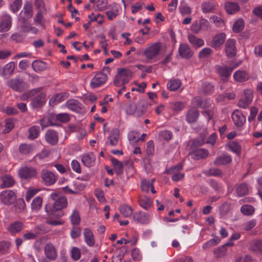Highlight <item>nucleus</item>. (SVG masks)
<instances>
[{
    "instance_id": "1",
    "label": "nucleus",
    "mask_w": 262,
    "mask_h": 262,
    "mask_svg": "<svg viewBox=\"0 0 262 262\" xmlns=\"http://www.w3.org/2000/svg\"><path fill=\"white\" fill-rule=\"evenodd\" d=\"M59 199L54 203L53 205L48 203L45 206V210L49 215H54L60 217L64 215L62 209L66 207V198L64 196H60L59 192L53 193L51 198L53 200Z\"/></svg>"
},
{
    "instance_id": "2",
    "label": "nucleus",
    "mask_w": 262,
    "mask_h": 262,
    "mask_svg": "<svg viewBox=\"0 0 262 262\" xmlns=\"http://www.w3.org/2000/svg\"><path fill=\"white\" fill-rule=\"evenodd\" d=\"M147 105L143 99H139L137 102L129 101L126 105L125 111L129 115L136 113L137 117L142 116L147 111Z\"/></svg>"
},
{
    "instance_id": "3",
    "label": "nucleus",
    "mask_w": 262,
    "mask_h": 262,
    "mask_svg": "<svg viewBox=\"0 0 262 262\" xmlns=\"http://www.w3.org/2000/svg\"><path fill=\"white\" fill-rule=\"evenodd\" d=\"M133 76V72L127 68H119L117 69V73L116 75L114 83L116 86H120V82H122L121 85H124L131 79Z\"/></svg>"
},
{
    "instance_id": "4",
    "label": "nucleus",
    "mask_w": 262,
    "mask_h": 262,
    "mask_svg": "<svg viewBox=\"0 0 262 262\" xmlns=\"http://www.w3.org/2000/svg\"><path fill=\"white\" fill-rule=\"evenodd\" d=\"M161 49L160 42H155L148 46L145 50L144 55L148 60L156 61Z\"/></svg>"
},
{
    "instance_id": "5",
    "label": "nucleus",
    "mask_w": 262,
    "mask_h": 262,
    "mask_svg": "<svg viewBox=\"0 0 262 262\" xmlns=\"http://www.w3.org/2000/svg\"><path fill=\"white\" fill-rule=\"evenodd\" d=\"M110 68L109 67H105L103 69L102 72H99L97 73L95 77L92 79L91 81V85L93 88L98 87L105 82L107 79V76L106 73L104 72L110 73Z\"/></svg>"
},
{
    "instance_id": "6",
    "label": "nucleus",
    "mask_w": 262,
    "mask_h": 262,
    "mask_svg": "<svg viewBox=\"0 0 262 262\" xmlns=\"http://www.w3.org/2000/svg\"><path fill=\"white\" fill-rule=\"evenodd\" d=\"M210 28L209 22L205 18L194 22L191 25V30L195 33H198L201 30L207 31Z\"/></svg>"
},
{
    "instance_id": "7",
    "label": "nucleus",
    "mask_w": 262,
    "mask_h": 262,
    "mask_svg": "<svg viewBox=\"0 0 262 262\" xmlns=\"http://www.w3.org/2000/svg\"><path fill=\"white\" fill-rule=\"evenodd\" d=\"M16 196L15 193L10 190L2 191L0 193V199L2 202L5 205H10L16 200Z\"/></svg>"
},
{
    "instance_id": "8",
    "label": "nucleus",
    "mask_w": 262,
    "mask_h": 262,
    "mask_svg": "<svg viewBox=\"0 0 262 262\" xmlns=\"http://www.w3.org/2000/svg\"><path fill=\"white\" fill-rule=\"evenodd\" d=\"M7 84L10 88L18 92H22L28 88V85L20 79L10 80Z\"/></svg>"
},
{
    "instance_id": "9",
    "label": "nucleus",
    "mask_w": 262,
    "mask_h": 262,
    "mask_svg": "<svg viewBox=\"0 0 262 262\" xmlns=\"http://www.w3.org/2000/svg\"><path fill=\"white\" fill-rule=\"evenodd\" d=\"M36 170L30 167H25L19 170V176L20 178L25 179H31L36 175Z\"/></svg>"
},
{
    "instance_id": "10",
    "label": "nucleus",
    "mask_w": 262,
    "mask_h": 262,
    "mask_svg": "<svg viewBox=\"0 0 262 262\" xmlns=\"http://www.w3.org/2000/svg\"><path fill=\"white\" fill-rule=\"evenodd\" d=\"M12 19L9 15H3L0 19V32H7L11 27Z\"/></svg>"
},
{
    "instance_id": "11",
    "label": "nucleus",
    "mask_w": 262,
    "mask_h": 262,
    "mask_svg": "<svg viewBox=\"0 0 262 262\" xmlns=\"http://www.w3.org/2000/svg\"><path fill=\"white\" fill-rule=\"evenodd\" d=\"M41 178L47 186H50L56 181L57 178L51 171L48 170H44L41 173Z\"/></svg>"
},
{
    "instance_id": "12",
    "label": "nucleus",
    "mask_w": 262,
    "mask_h": 262,
    "mask_svg": "<svg viewBox=\"0 0 262 262\" xmlns=\"http://www.w3.org/2000/svg\"><path fill=\"white\" fill-rule=\"evenodd\" d=\"M44 252L47 258L49 260H55L57 257L56 250L51 243H48L45 246Z\"/></svg>"
},
{
    "instance_id": "13",
    "label": "nucleus",
    "mask_w": 262,
    "mask_h": 262,
    "mask_svg": "<svg viewBox=\"0 0 262 262\" xmlns=\"http://www.w3.org/2000/svg\"><path fill=\"white\" fill-rule=\"evenodd\" d=\"M226 38V35L224 32L215 34L212 38L211 46L215 48H220L224 43Z\"/></svg>"
},
{
    "instance_id": "14",
    "label": "nucleus",
    "mask_w": 262,
    "mask_h": 262,
    "mask_svg": "<svg viewBox=\"0 0 262 262\" xmlns=\"http://www.w3.org/2000/svg\"><path fill=\"white\" fill-rule=\"evenodd\" d=\"M46 101V93L41 92L39 95L33 98L32 105L34 108H39L43 105Z\"/></svg>"
},
{
    "instance_id": "15",
    "label": "nucleus",
    "mask_w": 262,
    "mask_h": 262,
    "mask_svg": "<svg viewBox=\"0 0 262 262\" xmlns=\"http://www.w3.org/2000/svg\"><path fill=\"white\" fill-rule=\"evenodd\" d=\"M85 185L82 184H79L77 181H71L70 182L69 186H67V191L72 194L79 193V191L82 190Z\"/></svg>"
},
{
    "instance_id": "16",
    "label": "nucleus",
    "mask_w": 262,
    "mask_h": 262,
    "mask_svg": "<svg viewBox=\"0 0 262 262\" xmlns=\"http://www.w3.org/2000/svg\"><path fill=\"white\" fill-rule=\"evenodd\" d=\"M225 51L228 57H233L234 56L236 52L235 40L232 39L227 40L225 46Z\"/></svg>"
},
{
    "instance_id": "17",
    "label": "nucleus",
    "mask_w": 262,
    "mask_h": 262,
    "mask_svg": "<svg viewBox=\"0 0 262 262\" xmlns=\"http://www.w3.org/2000/svg\"><path fill=\"white\" fill-rule=\"evenodd\" d=\"M232 119L237 126H242L246 121V117L240 111L235 110L232 115Z\"/></svg>"
},
{
    "instance_id": "18",
    "label": "nucleus",
    "mask_w": 262,
    "mask_h": 262,
    "mask_svg": "<svg viewBox=\"0 0 262 262\" xmlns=\"http://www.w3.org/2000/svg\"><path fill=\"white\" fill-rule=\"evenodd\" d=\"M233 69L232 68L230 67H219L217 71L221 77L222 80L224 82H226L228 80V78L230 76Z\"/></svg>"
},
{
    "instance_id": "19",
    "label": "nucleus",
    "mask_w": 262,
    "mask_h": 262,
    "mask_svg": "<svg viewBox=\"0 0 262 262\" xmlns=\"http://www.w3.org/2000/svg\"><path fill=\"white\" fill-rule=\"evenodd\" d=\"M67 107L72 111L81 113L83 108L81 104L76 100L71 99L67 101Z\"/></svg>"
},
{
    "instance_id": "20",
    "label": "nucleus",
    "mask_w": 262,
    "mask_h": 262,
    "mask_svg": "<svg viewBox=\"0 0 262 262\" xmlns=\"http://www.w3.org/2000/svg\"><path fill=\"white\" fill-rule=\"evenodd\" d=\"M133 219L139 223L146 224L149 222V215L145 212L139 211L134 214Z\"/></svg>"
},
{
    "instance_id": "21",
    "label": "nucleus",
    "mask_w": 262,
    "mask_h": 262,
    "mask_svg": "<svg viewBox=\"0 0 262 262\" xmlns=\"http://www.w3.org/2000/svg\"><path fill=\"white\" fill-rule=\"evenodd\" d=\"M46 140L51 145H55L58 140L57 133L56 131L52 129L48 130L45 134Z\"/></svg>"
},
{
    "instance_id": "22",
    "label": "nucleus",
    "mask_w": 262,
    "mask_h": 262,
    "mask_svg": "<svg viewBox=\"0 0 262 262\" xmlns=\"http://www.w3.org/2000/svg\"><path fill=\"white\" fill-rule=\"evenodd\" d=\"M33 10L31 2H26L24 6L23 10L20 12V15L24 19H28L32 16Z\"/></svg>"
},
{
    "instance_id": "23",
    "label": "nucleus",
    "mask_w": 262,
    "mask_h": 262,
    "mask_svg": "<svg viewBox=\"0 0 262 262\" xmlns=\"http://www.w3.org/2000/svg\"><path fill=\"white\" fill-rule=\"evenodd\" d=\"M110 8L111 9L106 12V15L109 20H112L118 15L120 7L116 4H114L110 6Z\"/></svg>"
},
{
    "instance_id": "24",
    "label": "nucleus",
    "mask_w": 262,
    "mask_h": 262,
    "mask_svg": "<svg viewBox=\"0 0 262 262\" xmlns=\"http://www.w3.org/2000/svg\"><path fill=\"white\" fill-rule=\"evenodd\" d=\"M179 52L181 56L185 58H190L193 54L190 47L186 44H181L180 45Z\"/></svg>"
},
{
    "instance_id": "25",
    "label": "nucleus",
    "mask_w": 262,
    "mask_h": 262,
    "mask_svg": "<svg viewBox=\"0 0 262 262\" xmlns=\"http://www.w3.org/2000/svg\"><path fill=\"white\" fill-rule=\"evenodd\" d=\"M1 179L2 183L1 185L2 188L12 187L15 184V180L9 174H5L1 177Z\"/></svg>"
},
{
    "instance_id": "26",
    "label": "nucleus",
    "mask_w": 262,
    "mask_h": 262,
    "mask_svg": "<svg viewBox=\"0 0 262 262\" xmlns=\"http://www.w3.org/2000/svg\"><path fill=\"white\" fill-rule=\"evenodd\" d=\"M188 39L190 44L195 48H200L204 45V41L202 39L198 38L192 34L188 35Z\"/></svg>"
},
{
    "instance_id": "27",
    "label": "nucleus",
    "mask_w": 262,
    "mask_h": 262,
    "mask_svg": "<svg viewBox=\"0 0 262 262\" xmlns=\"http://www.w3.org/2000/svg\"><path fill=\"white\" fill-rule=\"evenodd\" d=\"M95 156L92 153H88L84 155L82 157L83 164L87 167H91L94 165Z\"/></svg>"
},
{
    "instance_id": "28",
    "label": "nucleus",
    "mask_w": 262,
    "mask_h": 262,
    "mask_svg": "<svg viewBox=\"0 0 262 262\" xmlns=\"http://www.w3.org/2000/svg\"><path fill=\"white\" fill-rule=\"evenodd\" d=\"M225 7L226 12L230 14H235L239 10V6L238 4L233 2H226Z\"/></svg>"
},
{
    "instance_id": "29",
    "label": "nucleus",
    "mask_w": 262,
    "mask_h": 262,
    "mask_svg": "<svg viewBox=\"0 0 262 262\" xmlns=\"http://www.w3.org/2000/svg\"><path fill=\"white\" fill-rule=\"evenodd\" d=\"M85 242L89 246H93L95 241L94 236L92 231L89 228H85L83 232Z\"/></svg>"
},
{
    "instance_id": "30",
    "label": "nucleus",
    "mask_w": 262,
    "mask_h": 262,
    "mask_svg": "<svg viewBox=\"0 0 262 262\" xmlns=\"http://www.w3.org/2000/svg\"><path fill=\"white\" fill-rule=\"evenodd\" d=\"M23 227V224L21 222H15L10 225L8 228V231L13 235L20 232Z\"/></svg>"
},
{
    "instance_id": "31",
    "label": "nucleus",
    "mask_w": 262,
    "mask_h": 262,
    "mask_svg": "<svg viewBox=\"0 0 262 262\" xmlns=\"http://www.w3.org/2000/svg\"><path fill=\"white\" fill-rule=\"evenodd\" d=\"M250 77V75L245 71H237L234 74V79L240 82L248 80Z\"/></svg>"
},
{
    "instance_id": "32",
    "label": "nucleus",
    "mask_w": 262,
    "mask_h": 262,
    "mask_svg": "<svg viewBox=\"0 0 262 262\" xmlns=\"http://www.w3.org/2000/svg\"><path fill=\"white\" fill-rule=\"evenodd\" d=\"M119 135V131L117 128L113 129L111 131V135L107 137L111 145L115 146L117 144Z\"/></svg>"
},
{
    "instance_id": "33",
    "label": "nucleus",
    "mask_w": 262,
    "mask_h": 262,
    "mask_svg": "<svg viewBox=\"0 0 262 262\" xmlns=\"http://www.w3.org/2000/svg\"><path fill=\"white\" fill-rule=\"evenodd\" d=\"M111 160L116 173L118 176L122 174L123 172V163L113 157H112Z\"/></svg>"
},
{
    "instance_id": "34",
    "label": "nucleus",
    "mask_w": 262,
    "mask_h": 262,
    "mask_svg": "<svg viewBox=\"0 0 262 262\" xmlns=\"http://www.w3.org/2000/svg\"><path fill=\"white\" fill-rule=\"evenodd\" d=\"M250 249L253 252L262 254V240H253L251 241Z\"/></svg>"
},
{
    "instance_id": "35",
    "label": "nucleus",
    "mask_w": 262,
    "mask_h": 262,
    "mask_svg": "<svg viewBox=\"0 0 262 262\" xmlns=\"http://www.w3.org/2000/svg\"><path fill=\"white\" fill-rule=\"evenodd\" d=\"M207 135V133L206 132H204L200 135V136L198 138L192 140L191 147L196 148L202 145L205 142V140Z\"/></svg>"
},
{
    "instance_id": "36",
    "label": "nucleus",
    "mask_w": 262,
    "mask_h": 262,
    "mask_svg": "<svg viewBox=\"0 0 262 262\" xmlns=\"http://www.w3.org/2000/svg\"><path fill=\"white\" fill-rule=\"evenodd\" d=\"M232 161L231 158L229 155H224L217 157L214 161V164L216 166L226 165L230 163Z\"/></svg>"
},
{
    "instance_id": "37",
    "label": "nucleus",
    "mask_w": 262,
    "mask_h": 262,
    "mask_svg": "<svg viewBox=\"0 0 262 262\" xmlns=\"http://www.w3.org/2000/svg\"><path fill=\"white\" fill-rule=\"evenodd\" d=\"M34 148L32 144L22 143L18 147L19 152L22 155H29L32 152Z\"/></svg>"
},
{
    "instance_id": "38",
    "label": "nucleus",
    "mask_w": 262,
    "mask_h": 262,
    "mask_svg": "<svg viewBox=\"0 0 262 262\" xmlns=\"http://www.w3.org/2000/svg\"><path fill=\"white\" fill-rule=\"evenodd\" d=\"M193 103L198 107H200L203 108H208L210 106V104L206 100H204L201 97L197 96L193 99Z\"/></svg>"
},
{
    "instance_id": "39",
    "label": "nucleus",
    "mask_w": 262,
    "mask_h": 262,
    "mask_svg": "<svg viewBox=\"0 0 262 262\" xmlns=\"http://www.w3.org/2000/svg\"><path fill=\"white\" fill-rule=\"evenodd\" d=\"M29 135L28 138L30 140H34L37 138L40 133V128L38 126L34 125L28 129Z\"/></svg>"
},
{
    "instance_id": "40",
    "label": "nucleus",
    "mask_w": 262,
    "mask_h": 262,
    "mask_svg": "<svg viewBox=\"0 0 262 262\" xmlns=\"http://www.w3.org/2000/svg\"><path fill=\"white\" fill-rule=\"evenodd\" d=\"M42 90V87H39L32 89L20 96V99L21 100H26L30 97L34 96L35 94L39 93Z\"/></svg>"
},
{
    "instance_id": "41",
    "label": "nucleus",
    "mask_w": 262,
    "mask_h": 262,
    "mask_svg": "<svg viewBox=\"0 0 262 262\" xmlns=\"http://www.w3.org/2000/svg\"><path fill=\"white\" fill-rule=\"evenodd\" d=\"M208 155V150L203 148L193 150L192 152L193 158L196 160L205 158L207 157Z\"/></svg>"
},
{
    "instance_id": "42",
    "label": "nucleus",
    "mask_w": 262,
    "mask_h": 262,
    "mask_svg": "<svg viewBox=\"0 0 262 262\" xmlns=\"http://www.w3.org/2000/svg\"><path fill=\"white\" fill-rule=\"evenodd\" d=\"M199 116V112L197 110H189L187 114L186 118L189 123L195 122Z\"/></svg>"
},
{
    "instance_id": "43",
    "label": "nucleus",
    "mask_w": 262,
    "mask_h": 262,
    "mask_svg": "<svg viewBox=\"0 0 262 262\" xmlns=\"http://www.w3.org/2000/svg\"><path fill=\"white\" fill-rule=\"evenodd\" d=\"M215 8V4L212 1L203 2L202 4V10L205 13L211 12Z\"/></svg>"
},
{
    "instance_id": "44",
    "label": "nucleus",
    "mask_w": 262,
    "mask_h": 262,
    "mask_svg": "<svg viewBox=\"0 0 262 262\" xmlns=\"http://www.w3.org/2000/svg\"><path fill=\"white\" fill-rule=\"evenodd\" d=\"M236 192L239 196L246 195L248 193V187L246 183H242L236 188Z\"/></svg>"
},
{
    "instance_id": "45",
    "label": "nucleus",
    "mask_w": 262,
    "mask_h": 262,
    "mask_svg": "<svg viewBox=\"0 0 262 262\" xmlns=\"http://www.w3.org/2000/svg\"><path fill=\"white\" fill-rule=\"evenodd\" d=\"M233 245L232 243L228 242L222 246L221 248H218L214 250V254L216 257H221L223 256L226 253V250L225 247L231 246Z\"/></svg>"
},
{
    "instance_id": "46",
    "label": "nucleus",
    "mask_w": 262,
    "mask_h": 262,
    "mask_svg": "<svg viewBox=\"0 0 262 262\" xmlns=\"http://www.w3.org/2000/svg\"><path fill=\"white\" fill-rule=\"evenodd\" d=\"M64 100V94H58L54 96V97H52L49 100V104L52 106H54V105H56L57 103H59L61 101H62Z\"/></svg>"
},
{
    "instance_id": "47",
    "label": "nucleus",
    "mask_w": 262,
    "mask_h": 262,
    "mask_svg": "<svg viewBox=\"0 0 262 262\" xmlns=\"http://www.w3.org/2000/svg\"><path fill=\"white\" fill-rule=\"evenodd\" d=\"M14 67H0V74L7 78L13 73Z\"/></svg>"
},
{
    "instance_id": "48",
    "label": "nucleus",
    "mask_w": 262,
    "mask_h": 262,
    "mask_svg": "<svg viewBox=\"0 0 262 262\" xmlns=\"http://www.w3.org/2000/svg\"><path fill=\"white\" fill-rule=\"evenodd\" d=\"M244 26L245 23L243 19L239 18L234 23L232 30L234 32H239L244 29Z\"/></svg>"
},
{
    "instance_id": "49",
    "label": "nucleus",
    "mask_w": 262,
    "mask_h": 262,
    "mask_svg": "<svg viewBox=\"0 0 262 262\" xmlns=\"http://www.w3.org/2000/svg\"><path fill=\"white\" fill-rule=\"evenodd\" d=\"M229 148L237 155H240L241 152V147L238 142L236 141H231L228 144Z\"/></svg>"
},
{
    "instance_id": "50",
    "label": "nucleus",
    "mask_w": 262,
    "mask_h": 262,
    "mask_svg": "<svg viewBox=\"0 0 262 262\" xmlns=\"http://www.w3.org/2000/svg\"><path fill=\"white\" fill-rule=\"evenodd\" d=\"M139 203L141 207L146 210H148L151 206V201L150 199L145 196L139 199Z\"/></svg>"
},
{
    "instance_id": "51",
    "label": "nucleus",
    "mask_w": 262,
    "mask_h": 262,
    "mask_svg": "<svg viewBox=\"0 0 262 262\" xmlns=\"http://www.w3.org/2000/svg\"><path fill=\"white\" fill-rule=\"evenodd\" d=\"M120 211L123 216L128 217L132 215L133 210L131 207L126 205H123L120 206Z\"/></svg>"
},
{
    "instance_id": "52",
    "label": "nucleus",
    "mask_w": 262,
    "mask_h": 262,
    "mask_svg": "<svg viewBox=\"0 0 262 262\" xmlns=\"http://www.w3.org/2000/svg\"><path fill=\"white\" fill-rule=\"evenodd\" d=\"M181 85V82L180 80L178 79H173L170 80L167 86L168 89L170 91H176L177 90Z\"/></svg>"
},
{
    "instance_id": "53",
    "label": "nucleus",
    "mask_w": 262,
    "mask_h": 262,
    "mask_svg": "<svg viewBox=\"0 0 262 262\" xmlns=\"http://www.w3.org/2000/svg\"><path fill=\"white\" fill-rule=\"evenodd\" d=\"M42 199L40 196L36 197L31 204V207L33 210H38L42 206Z\"/></svg>"
},
{
    "instance_id": "54",
    "label": "nucleus",
    "mask_w": 262,
    "mask_h": 262,
    "mask_svg": "<svg viewBox=\"0 0 262 262\" xmlns=\"http://www.w3.org/2000/svg\"><path fill=\"white\" fill-rule=\"evenodd\" d=\"M42 63L43 62L39 60L32 61L30 59H23L20 61L19 66H41Z\"/></svg>"
},
{
    "instance_id": "55",
    "label": "nucleus",
    "mask_w": 262,
    "mask_h": 262,
    "mask_svg": "<svg viewBox=\"0 0 262 262\" xmlns=\"http://www.w3.org/2000/svg\"><path fill=\"white\" fill-rule=\"evenodd\" d=\"M26 207V204L23 199L19 198L16 200L15 205V211L17 212L23 211Z\"/></svg>"
},
{
    "instance_id": "56",
    "label": "nucleus",
    "mask_w": 262,
    "mask_h": 262,
    "mask_svg": "<svg viewBox=\"0 0 262 262\" xmlns=\"http://www.w3.org/2000/svg\"><path fill=\"white\" fill-rule=\"evenodd\" d=\"M241 212L245 215H251L254 212V208L250 205H243L241 208Z\"/></svg>"
},
{
    "instance_id": "57",
    "label": "nucleus",
    "mask_w": 262,
    "mask_h": 262,
    "mask_svg": "<svg viewBox=\"0 0 262 262\" xmlns=\"http://www.w3.org/2000/svg\"><path fill=\"white\" fill-rule=\"evenodd\" d=\"M212 52V50L209 48H205L200 51L199 57L201 59L209 57Z\"/></svg>"
},
{
    "instance_id": "58",
    "label": "nucleus",
    "mask_w": 262,
    "mask_h": 262,
    "mask_svg": "<svg viewBox=\"0 0 262 262\" xmlns=\"http://www.w3.org/2000/svg\"><path fill=\"white\" fill-rule=\"evenodd\" d=\"M40 124L42 129H43L49 126H53L49 116L43 117L40 121Z\"/></svg>"
},
{
    "instance_id": "59",
    "label": "nucleus",
    "mask_w": 262,
    "mask_h": 262,
    "mask_svg": "<svg viewBox=\"0 0 262 262\" xmlns=\"http://www.w3.org/2000/svg\"><path fill=\"white\" fill-rule=\"evenodd\" d=\"M34 6L38 11L46 12V9L43 0H35Z\"/></svg>"
},
{
    "instance_id": "60",
    "label": "nucleus",
    "mask_w": 262,
    "mask_h": 262,
    "mask_svg": "<svg viewBox=\"0 0 262 262\" xmlns=\"http://www.w3.org/2000/svg\"><path fill=\"white\" fill-rule=\"evenodd\" d=\"M72 225H78L80 222V218L79 213L75 210L70 217Z\"/></svg>"
},
{
    "instance_id": "61",
    "label": "nucleus",
    "mask_w": 262,
    "mask_h": 262,
    "mask_svg": "<svg viewBox=\"0 0 262 262\" xmlns=\"http://www.w3.org/2000/svg\"><path fill=\"white\" fill-rule=\"evenodd\" d=\"M22 5L21 0H15L11 5V10L14 13L17 12Z\"/></svg>"
},
{
    "instance_id": "62",
    "label": "nucleus",
    "mask_w": 262,
    "mask_h": 262,
    "mask_svg": "<svg viewBox=\"0 0 262 262\" xmlns=\"http://www.w3.org/2000/svg\"><path fill=\"white\" fill-rule=\"evenodd\" d=\"M10 247V243L8 242L3 241L0 243V253L4 254L7 252Z\"/></svg>"
},
{
    "instance_id": "63",
    "label": "nucleus",
    "mask_w": 262,
    "mask_h": 262,
    "mask_svg": "<svg viewBox=\"0 0 262 262\" xmlns=\"http://www.w3.org/2000/svg\"><path fill=\"white\" fill-rule=\"evenodd\" d=\"M81 256L80 250L77 247H73L71 250V257L74 260L79 259Z\"/></svg>"
},
{
    "instance_id": "64",
    "label": "nucleus",
    "mask_w": 262,
    "mask_h": 262,
    "mask_svg": "<svg viewBox=\"0 0 262 262\" xmlns=\"http://www.w3.org/2000/svg\"><path fill=\"white\" fill-rule=\"evenodd\" d=\"M253 98V92L250 89H247L244 91V96L243 98L248 101V102H252Z\"/></svg>"
}]
</instances>
